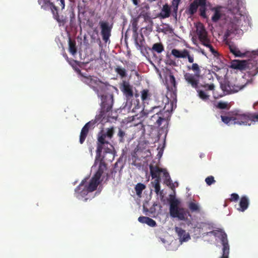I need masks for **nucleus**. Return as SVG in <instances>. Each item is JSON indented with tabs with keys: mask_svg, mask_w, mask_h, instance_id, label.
Masks as SVG:
<instances>
[{
	"mask_svg": "<svg viewBox=\"0 0 258 258\" xmlns=\"http://www.w3.org/2000/svg\"><path fill=\"white\" fill-rule=\"evenodd\" d=\"M234 122L233 124L239 125H250L251 122L258 121V113H240L234 111Z\"/></svg>",
	"mask_w": 258,
	"mask_h": 258,
	"instance_id": "nucleus-5",
	"label": "nucleus"
},
{
	"mask_svg": "<svg viewBox=\"0 0 258 258\" xmlns=\"http://www.w3.org/2000/svg\"><path fill=\"white\" fill-rule=\"evenodd\" d=\"M37 2L41 9L44 11H49L51 8H55V5L53 0H38Z\"/></svg>",
	"mask_w": 258,
	"mask_h": 258,
	"instance_id": "nucleus-15",
	"label": "nucleus"
},
{
	"mask_svg": "<svg viewBox=\"0 0 258 258\" xmlns=\"http://www.w3.org/2000/svg\"><path fill=\"white\" fill-rule=\"evenodd\" d=\"M228 45L230 51L236 57H243L244 56L245 54L241 53L239 49L233 43H229Z\"/></svg>",
	"mask_w": 258,
	"mask_h": 258,
	"instance_id": "nucleus-26",
	"label": "nucleus"
},
{
	"mask_svg": "<svg viewBox=\"0 0 258 258\" xmlns=\"http://www.w3.org/2000/svg\"><path fill=\"white\" fill-rule=\"evenodd\" d=\"M114 71L121 78H124L127 76L126 70L120 66H116L114 67Z\"/></svg>",
	"mask_w": 258,
	"mask_h": 258,
	"instance_id": "nucleus-30",
	"label": "nucleus"
},
{
	"mask_svg": "<svg viewBox=\"0 0 258 258\" xmlns=\"http://www.w3.org/2000/svg\"><path fill=\"white\" fill-rule=\"evenodd\" d=\"M160 181L159 179H155L153 182L155 191L157 195H159L161 197H163V190H160Z\"/></svg>",
	"mask_w": 258,
	"mask_h": 258,
	"instance_id": "nucleus-31",
	"label": "nucleus"
},
{
	"mask_svg": "<svg viewBox=\"0 0 258 258\" xmlns=\"http://www.w3.org/2000/svg\"><path fill=\"white\" fill-rule=\"evenodd\" d=\"M205 181L208 185H211L212 184L216 182L214 179V177L213 176H208L205 179Z\"/></svg>",
	"mask_w": 258,
	"mask_h": 258,
	"instance_id": "nucleus-41",
	"label": "nucleus"
},
{
	"mask_svg": "<svg viewBox=\"0 0 258 258\" xmlns=\"http://www.w3.org/2000/svg\"><path fill=\"white\" fill-rule=\"evenodd\" d=\"M199 6L196 2L194 1L190 4L188 8L186 10V13L190 17L193 16L197 12Z\"/></svg>",
	"mask_w": 258,
	"mask_h": 258,
	"instance_id": "nucleus-25",
	"label": "nucleus"
},
{
	"mask_svg": "<svg viewBox=\"0 0 258 258\" xmlns=\"http://www.w3.org/2000/svg\"><path fill=\"white\" fill-rule=\"evenodd\" d=\"M186 57H187L188 58V61L190 62V63H192V64L194 63H193L194 61V56H191L190 54H189V51L188 50V54H187V55L186 56Z\"/></svg>",
	"mask_w": 258,
	"mask_h": 258,
	"instance_id": "nucleus-49",
	"label": "nucleus"
},
{
	"mask_svg": "<svg viewBox=\"0 0 258 258\" xmlns=\"http://www.w3.org/2000/svg\"><path fill=\"white\" fill-rule=\"evenodd\" d=\"M151 93L147 89H143L141 91V100L145 107V104H148V101L150 99L151 97Z\"/></svg>",
	"mask_w": 258,
	"mask_h": 258,
	"instance_id": "nucleus-24",
	"label": "nucleus"
},
{
	"mask_svg": "<svg viewBox=\"0 0 258 258\" xmlns=\"http://www.w3.org/2000/svg\"><path fill=\"white\" fill-rule=\"evenodd\" d=\"M202 42V44L205 46L207 47H208V46H210L211 44H210V41L208 37L205 41H200Z\"/></svg>",
	"mask_w": 258,
	"mask_h": 258,
	"instance_id": "nucleus-50",
	"label": "nucleus"
},
{
	"mask_svg": "<svg viewBox=\"0 0 258 258\" xmlns=\"http://www.w3.org/2000/svg\"><path fill=\"white\" fill-rule=\"evenodd\" d=\"M80 74L82 77L81 81L92 89L97 96L106 93L111 87L107 82H103L96 76L84 75L80 71Z\"/></svg>",
	"mask_w": 258,
	"mask_h": 258,
	"instance_id": "nucleus-4",
	"label": "nucleus"
},
{
	"mask_svg": "<svg viewBox=\"0 0 258 258\" xmlns=\"http://www.w3.org/2000/svg\"><path fill=\"white\" fill-rule=\"evenodd\" d=\"M171 15V8L167 4H165L163 6L161 12L158 16L161 19H165L170 17Z\"/></svg>",
	"mask_w": 258,
	"mask_h": 258,
	"instance_id": "nucleus-20",
	"label": "nucleus"
},
{
	"mask_svg": "<svg viewBox=\"0 0 258 258\" xmlns=\"http://www.w3.org/2000/svg\"><path fill=\"white\" fill-rule=\"evenodd\" d=\"M188 207L191 212L200 213L201 209L198 204L190 202L189 203Z\"/></svg>",
	"mask_w": 258,
	"mask_h": 258,
	"instance_id": "nucleus-33",
	"label": "nucleus"
},
{
	"mask_svg": "<svg viewBox=\"0 0 258 258\" xmlns=\"http://www.w3.org/2000/svg\"><path fill=\"white\" fill-rule=\"evenodd\" d=\"M239 197L238 194L233 193L231 195L230 201L236 202L238 200Z\"/></svg>",
	"mask_w": 258,
	"mask_h": 258,
	"instance_id": "nucleus-46",
	"label": "nucleus"
},
{
	"mask_svg": "<svg viewBox=\"0 0 258 258\" xmlns=\"http://www.w3.org/2000/svg\"><path fill=\"white\" fill-rule=\"evenodd\" d=\"M169 99L167 97H165L163 95L157 96L155 98L154 104L151 106L150 110L146 109L149 112H154L155 109H159L156 114L151 116V120L155 121V124L158 126H161L163 121H166V118L163 115V112H168V110H165L166 105L168 103Z\"/></svg>",
	"mask_w": 258,
	"mask_h": 258,
	"instance_id": "nucleus-3",
	"label": "nucleus"
},
{
	"mask_svg": "<svg viewBox=\"0 0 258 258\" xmlns=\"http://www.w3.org/2000/svg\"><path fill=\"white\" fill-rule=\"evenodd\" d=\"M117 136L118 138V141L120 143H124L127 136L125 130L119 127Z\"/></svg>",
	"mask_w": 258,
	"mask_h": 258,
	"instance_id": "nucleus-27",
	"label": "nucleus"
},
{
	"mask_svg": "<svg viewBox=\"0 0 258 258\" xmlns=\"http://www.w3.org/2000/svg\"><path fill=\"white\" fill-rule=\"evenodd\" d=\"M54 8V9L51 8L50 9L49 11H51L53 15V18L58 23L59 26H63L67 22V19L63 16H60L58 15V8L57 6H55V8Z\"/></svg>",
	"mask_w": 258,
	"mask_h": 258,
	"instance_id": "nucleus-12",
	"label": "nucleus"
},
{
	"mask_svg": "<svg viewBox=\"0 0 258 258\" xmlns=\"http://www.w3.org/2000/svg\"><path fill=\"white\" fill-rule=\"evenodd\" d=\"M202 87L205 88V90L206 91H212L214 90L215 89V85L213 84H205L204 85H203Z\"/></svg>",
	"mask_w": 258,
	"mask_h": 258,
	"instance_id": "nucleus-42",
	"label": "nucleus"
},
{
	"mask_svg": "<svg viewBox=\"0 0 258 258\" xmlns=\"http://www.w3.org/2000/svg\"><path fill=\"white\" fill-rule=\"evenodd\" d=\"M145 187L146 186L144 184L141 183H138L135 187V190L136 191L137 195H141Z\"/></svg>",
	"mask_w": 258,
	"mask_h": 258,
	"instance_id": "nucleus-37",
	"label": "nucleus"
},
{
	"mask_svg": "<svg viewBox=\"0 0 258 258\" xmlns=\"http://www.w3.org/2000/svg\"><path fill=\"white\" fill-rule=\"evenodd\" d=\"M206 1L207 0H194V1L196 2L200 6L206 5Z\"/></svg>",
	"mask_w": 258,
	"mask_h": 258,
	"instance_id": "nucleus-51",
	"label": "nucleus"
},
{
	"mask_svg": "<svg viewBox=\"0 0 258 258\" xmlns=\"http://www.w3.org/2000/svg\"><path fill=\"white\" fill-rule=\"evenodd\" d=\"M188 70H191L195 73H186L184 74V79L188 85L197 90L198 95L200 99L206 101L209 100L210 95L205 90L198 89L200 79L201 78V71L198 63H194L191 66H187Z\"/></svg>",
	"mask_w": 258,
	"mask_h": 258,
	"instance_id": "nucleus-2",
	"label": "nucleus"
},
{
	"mask_svg": "<svg viewBox=\"0 0 258 258\" xmlns=\"http://www.w3.org/2000/svg\"><path fill=\"white\" fill-rule=\"evenodd\" d=\"M200 7L199 9V11L200 12V16L204 18H207L206 15V5L204 6H199Z\"/></svg>",
	"mask_w": 258,
	"mask_h": 258,
	"instance_id": "nucleus-39",
	"label": "nucleus"
},
{
	"mask_svg": "<svg viewBox=\"0 0 258 258\" xmlns=\"http://www.w3.org/2000/svg\"><path fill=\"white\" fill-rule=\"evenodd\" d=\"M221 118L222 121L225 124L228 125L233 124V122H234V112L229 111L226 115H221Z\"/></svg>",
	"mask_w": 258,
	"mask_h": 258,
	"instance_id": "nucleus-16",
	"label": "nucleus"
},
{
	"mask_svg": "<svg viewBox=\"0 0 258 258\" xmlns=\"http://www.w3.org/2000/svg\"><path fill=\"white\" fill-rule=\"evenodd\" d=\"M163 176L164 177L165 179V182L168 184H170L171 182V180L169 175V173L167 171V170L164 169L163 172Z\"/></svg>",
	"mask_w": 258,
	"mask_h": 258,
	"instance_id": "nucleus-38",
	"label": "nucleus"
},
{
	"mask_svg": "<svg viewBox=\"0 0 258 258\" xmlns=\"http://www.w3.org/2000/svg\"><path fill=\"white\" fill-rule=\"evenodd\" d=\"M145 8H146L147 10H149V5H146V6H145Z\"/></svg>",
	"mask_w": 258,
	"mask_h": 258,
	"instance_id": "nucleus-56",
	"label": "nucleus"
},
{
	"mask_svg": "<svg viewBox=\"0 0 258 258\" xmlns=\"http://www.w3.org/2000/svg\"><path fill=\"white\" fill-rule=\"evenodd\" d=\"M146 224L152 227H155L157 225L155 221L149 217L147 218Z\"/></svg>",
	"mask_w": 258,
	"mask_h": 258,
	"instance_id": "nucleus-43",
	"label": "nucleus"
},
{
	"mask_svg": "<svg viewBox=\"0 0 258 258\" xmlns=\"http://www.w3.org/2000/svg\"><path fill=\"white\" fill-rule=\"evenodd\" d=\"M127 68L131 72H136V66L133 62L128 63L127 64Z\"/></svg>",
	"mask_w": 258,
	"mask_h": 258,
	"instance_id": "nucleus-44",
	"label": "nucleus"
},
{
	"mask_svg": "<svg viewBox=\"0 0 258 258\" xmlns=\"http://www.w3.org/2000/svg\"><path fill=\"white\" fill-rule=\"evenodd\" d=\"M57 1H59L60 3L59 4L61 10H63L65 8V1L64 0H57Z\"/></svg>",
	"mask_w": 258,
	"mask_h": 258,
	"instance_id": "nucleus-52",
	"label": "nucleus"
},
{
	"mask_svg": "<svg viewBox=\"0 0 258 258\" xmlns=\"http://www.w3.org/2000/svg\"><path fill=\"white\" fill-rule=\"evenodd\" d=\"M216 108L220 109H229L230 106L227 102L220 101L216 105Z\"/></svg>",
	"mask_w": 258,
	"mask_h": 258,
	"instance_id": "nucleus-36",
	"label": "nucleus"
},
{
	"mask_svg": "<svg viewBox=\"0 0 258 258\" xmlns=\"http://www.w3.org/2000/svg\"><path fill=\"white\" fill-rule=\"evenodd\" d=\"M99 162V167L95 175L92 177L90 181L88 186H86L87 188L89 189V191L92 192L95 190L100 183V178L103 173L104 171L106 170V164L102 159H100Z\"/></svg>",
	"mask_w": 258,
	"mask_h": 258,
	"instance_id": "nucleus-6",
	"label": "nucleus"
},
{
	"mask_svg": "<svg viewBox=\"0 0 258 258\" xmlns=\"http://www.w3.org/2000/svg\"><path fill=\"white\" fill-rule=\"evenodd\" d=\"M249 204V201L247 197L243 196L241 197L240 202V208H238V210L241 212L245 211L248 207Z\"/></svg>",
	"mask_w": 258,
	"mask_h": 258,
	"instance_id": "nucleus-22",
	"label": "nucleus"
},
{
	"mask_svg": "<svg viewBox=\"0 0 258 258\" xmlns=\"http://www.w3.org/2000/svg\"><path fill=\"white\" fill-rule=\"evenodd\" d=\"M133 2V3L135 6H138L139 5V3L140 2V0H132Z\"/></svg>",
	"mask_w": 258,
	"mask_h": 258,
	"instance_id": "nucleus-53",
	"label": "nucleus"
},
{
	"mask_svg": "<svg viewBox=\"0 0 258 258\" xmlns=\"http://www.w3.org/2000/svg\"><path fill=\"white\" fill-rule=\"evenodd\" d=\"M169 77V82L171 84L172 86L170 87L169 86H168L167 89L169 91L173 92L176 90V82L175 81V78L171 73L170 74Z\"/></svg>",
	"mask_w": 258,
	"mask_h": 258,
	"instance_id": "nucleus-32",
	"label": "nucleus"
},
{
	"mask_svg": "<svg viewBox=\"0 0 258 258\" xmlns=\"http://www.w3.org/2000/svg\"><path fill=\"white\" fill-rule=\"evenodd\" d=\"M197 34L200 41L206 40L207 32L203 24L200 23V26L197 27Z\"/></svg>",
	"mask_w": 258,
	"mask_h": 258,
	"instance_id": "nucleus-21",
	"label": "nucleus"
},
{
	"mask_svg": "<svg viewBox=\"0 0 258 258\" xmlns=\"http://www.w3.org/2000/svg\"><path fill=\"white\" fill-rule=\"evenodd\" d=\"M105 134L109 139L112 138L114 134V128L113 127L111 128H108L106 130V132H105Z\"/></svg>",
	"mask_w": 258,
	"mask_h": 258,
	"instance_id": "nucleus-40",
	"label": "nucleus"
},
{
	"mask_svg": "<svg viewBox=\"0 0 258 258\" xmlns=\"http://www.w3.org/2000/svg\"><path fill=\"white\" fill-rule=\"evenodd\" d=\"M99 24L101 29V34L102 39L105 42H107L111 35L112 25H110L109 22L104 21H100Z\"/></svg>",
	"mask_w": 258,
	"mask_h": 258,
	"instance_id": "nucleus-10",
	"label": "nucleus"
},
{
	"mask_svg": "<svg viewBox=\"0 0 258 258\" xmlns=\"http://www.w3.org/2000/svg\"><path fill=\"white\" fill-rule=\"evenodd\" d=\"M164 46L161 43H156L153 45L151 50L158 53H161L164 50Z\"/></svg>",
	"mask_w": 258,
	"mask_h": 258,
	"instance_id": "nucleus-34",
	"label": "nucleus"
},
{
	"mask_svg": "<svg viewBox=\"0 0 258 258\" xmlns=\"http://www.w3.org/2000/svg\"><path fill=\"white\" fill-rule=\"evenodd\" d=\"M222 7L220 6H217L211 8V10L214 12L213 15L211 18V20L214 23L217 22L222 17L221 9Z\"/></svg>",
	"mask_w": 258,
	"mask_h": 258,
	"instance_id": "nucleus-17",
	"label": "nucleus"
},
{
	"mask_svg": "<svg viewBox=\"0 0 258 258\" xmlns=\"http://www.w3.org/2000/svg\"><path fill=\"white\" fill-rule=\"evenodd\" d=\"M171 53L176 58H186L187 55L188 50L184 49L182 50H179L177 49H173L171 50Z\"/></svg>",
	"mask_w": 258,
	"mask_h": 258,
	"instance_id": "nucleus-23",
	"label": "nucleus"
},
{
	"mask_svg": "<svg viewBox=\"0 0 258 258\" xmlns=\"http://www.w3.org/2000/svg\"><path fill=\"white\" fill-rule=\"evenodd\" d=\"M64 57H66L67 58H68L67 55L66 54H65Z\"/></svg>",
	"mask_w": 258,
	"mask_h": 258,
	"instance_id": "nucleus-57",
	"label": "nucleus"
},
{
	"mask_svg": "<svg viewBox=\"0 0 258 258\" xmlns=\"http://www.w3.org/2000/svg\"><path fill=\"white\" fill-rule=\"evenodd\" d=\"M107 137L105 132L101 131L98 136V144L97 145V148L96 150V156L95 158V163L94 165H96L98 161H100V159H102L104 161V157L101 156V152L103 148L106 145H109V143L108 141L105 140V138Z\"/></svg>",
	"mask_w": 258,
	"mask_h": 258,
	"instance_id": "nucleus-9",
	"label": "nucleus"
},
{
	"mask_svg": "<svg viewBox=\"0 0 258 258\" xmlns=\"http://www.w3.org/2000/svg\"><path fill=\"white\" fill-rule=\"evenodd\" d=\"M101 99L100 111L99 114L97 115L94 119L89 121L83 127L81 130L79 142L82 144L90 130L94 129L95 124L98 122H100L102 118L108 116L112 112V106L113 105V95L112 94L107 93L101 94V96H98Z\"/></svg>",
	"mask_w": 258,
	"mask_h": 258,
	"instance_id": "nucleus-1",
	"label": "nucleus"
},
{
	"mask_svg": "<svg viewBox=\"0 0 258 258\" xmlns=\"http://www.w3.org/2000/svg\"><path fill=\"white\" fill-rule=\"evenodd\" d=\"M175 230L179 237V240L181 242L187 241L190 239L189 234L186 233L185 230L182 229L181 228L176 227L175 228Z\"/></svg>",
	"mask_w": 258,
	"mask_h": 258,
	"instance_id": "nucleus-18",
	"label": "nucleus"
},
{
	"mask_svg": "<svg viewBox=\"0 0 258 258\" xmlns=\"http://www.w3.org/2000/svg\"><path fill=\"white\" fill-rule=\"evenodd\" d=\"M85 182L86 180H82L75 190V196L78 199L85 197L90 192L87 188L86 185H84Z\"/></svg>",
	"mask_w": 258,
	"mask_h": 258,
	"instance_id": "nucleus-11",
	"label": "nucleus"
},
{
	"mask_svg": "<svg viewBox=\"0 0 258 258\" xmlns=\"http://www.w3.org/2000/svg\"><path fill=\"white\" fill-rule=\"evenodd\" d=\"M247 65V62L246 60H234L231 62V68L234 69L243 71L246 69Z\"/></svg>",
	"mask_w": 258,
	"mask_h": 258,
	"instance_id": "nucleus-14",
	"label": "nucleus"
},
{
	"mask_svg": "<svg viewBox=\"0 0 258 258\" xmlns=\"http://www.w3.org/2000/svg\"><path fill=\"white\" fill-rule=\"evenodd\" d=\"M150 14L148 12H142L140 15V16H143L145 21L149 20L150 19Z\"/></svg>",
	"mask_w": 258,
	"mask_h": 258,
	"instance_id": "nucleus-45",
	"label": "nucleus"
},
{
	"mask_svg": "<svg viewBox=\"0 0 258 258\" xmlns=\"http://www.w3.org/2000/svg\"><path fill=\"white\" fill-rule=\"evenodd\" d=\"M170 64H173V65H175V63L174 61H171V62L169 63Z\"/></svg>",
	"mask_w": 258,
	"mask_h": 258,
	"instance_id": "nucleus-55",
	"label": "nucleus"
},
{
	"mask_svg": "<svg viewBox=\"0 0 258 258\" xmlns=\"http://www.w3.org/2000/svg\"><path fill=\"white\" fill-rule=\"evenodd\" d=\"M139 17H136L134 18L131 21V24H132V29L134 33V35L136 36L135 41L136 44L137 45L139 46L140 47H141V45H140L139 44V42L137 40V36H138V24L139 22Z\"/></svg>",
	"mask_w": 258,
	"mask_h": 258,
	"instance_id": "nucleus-19",
	"label": "nucleus"
},
{
	"mask_svg": "<svg viewBox=\"0 0 258 258\" xmlns=\"http://www.w3.org/2000/svg\"><path fill=\"white\" fill-rule=\"evenodd\" d=\"M179 202L177 200H172L170 202L169 212L173 218H177L180 220H185L186 213L183 208H178Z\"/></svg>",
	"mask_w": 258,
	"mask_h": 258,
	"instance_id": "nucleus-7",
	"label": "nucleus"
},
{
	"mask_svg": "<svg viewBox=\"0 0 258 258\" xmlns=\"http://www.w3.org/2000/svg\"><path fill=\"white\" fill-rule=\"evenodd\" d=\"M69 50L73 55L77 53L76 42L75 40H72L71 38L69 39Z\"/></svg>",
	"mask_w": 258,
	"mask_h": 258,
	"instance_id": "nucleus-28",
	"label": "nucleus"
},
{
	"mask_svg": "<svg viewBox=\"0 0 258 258\" xmlns=\"http://www.w3.org/2000/svg\"><path fill=\"white\" fill-rule=\"evenodd\" d=\"M210 49V51L215 56H217L218 55V52L214 48L213 46L211 44L210 46H208V47Z\"/></svg>",
	"mask_w": 258,
	"mask_h": 258,
	"instance_id": "nucleus-47",
	"label": "nucleus"
},
{
	"mask_svg": "<svg viewBox=\"0 0 258 258\" xmlns=\"http://www.w3.org/2000/svg\"><path fill=\"white\" fill-rule=\"evenodd\" d=\"M123 91L124 93L128 96L132 97L133 96V92L132 88L128 83L123 82L122 83Z\"/></svg>",
	"mask_w": 258,
	"mask_h": 258,
	"instance_id": "nucleus-29",
	"label": "nucleus"
},
{
	"mask_svg": "<svg viewBox=\"0 0 258 258\" xmlns=\"http://www.w3.org/2000/svg\"><path fill=\"white\" fill-rule=\"evenodd\" d=\"M148 217L140 216L138 218V221L142 223H146Z\"/></svg>",
	"mask_w": 258,
	"mask_h": 258,
	"instance_id": "nucleus-48",
	"label": "nucleus"
},
{
	"mask_svg": "<svg viewBox=\"0 0 258 258\" xmlns=\"http://www.w3.org/2000/svg\"><path fill=\"white\" fill-rule=\"evenodd\" d=\"M210 233L219 237L223 245V255L220 258H228L229 252V245L226 233L222 230H213Z\"/></svg>",
	"mask_w": 258,
	"mask_h": 258,
	"instance_id": "nucleus-8",
	"label": "nucleus"
},
{
	"mask_svg": "<svg viewBox=\"0 0 258 258\" xmlns=\"http://www.w3.org/2000/svg\"><path fill=\"white\" fill-rule=\"evenodd\" d=\"M150 174L152 178L158 179L161 180L160 174L163 173L164 169L161 168L157 165H150Z\"/></svg>",
	"mask_w": 258,
	"mask_h": 258,
	"instance_id": "nucleus-13",
	"label": "nucleus"
},
{
	"mask_svg": "<svg viewBox=\"0 0 258 258\" xmlns=\"http://www.w3.org/2000/svg\"><path fill=\"white\" fill-rule=\"evenodd\" d=\"M70 18H71V21H73V19H74L75 18V14H74V13H72L71 15H70Z\"/></svg>",
	"mask_w": 258,
	"mask_h": 258,
	"instance_id": "nucleus-54",
	"label": "nucleus"
},
{
	"mask_svg": "<svg viewBox=\"0 0 258 258\" xmlns=\"http://www.w3.org/2000/svg\"><path fill=\"white\" fill-rule=\"evenodd\" d=\"M181 2V0H172L171 2V7L173 9V13L176 15L178 6Z\"/></svg>",
	"mask_w": 258,
	"mask_h": 258,
	"instance_id": "nucleus-35",
	"label": "nucleus"
}]
</instances>
